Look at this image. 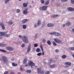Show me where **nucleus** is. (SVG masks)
Wrapping results in <instances>:
<instances>
[{
    "instance_id": "15",
    "label": "nucleus",
    "mask_w": 74,
    "mask_h": 74,
    "mask_svg": "<svg viewBox=\"0 0 74 74\" xmlns=\"http://www.w3.org/2000/svg\"><path fill=\"white\" fill-rule=\"evenodd\" d=\"M8 25H12V24H13V22H12V21L10 20L8 22Z\"/></svg>"
},
{
    "instance_id": "45",
    "label": "nucleus",
    "mask_w": 74,
    "mask_h": 74,
    "mask_svg": "<svg viewBox=\"0 0 74 74\" xmlns=\"http://www.w3.org/2000/svg\"><path fill=\"white\" fill-rule=\"evenodd\" d=\"M71 1L72 4H74V0H71Z\"/></svg>"
},
{
    "instance_id": "11",
    "label": "nucleus",
    "mask_w": 74,
    "mask_h": 74,
    "mask_svg": "<svg viewBox=\"0 0 74 74\" xmlns=\"http://www.w3.org/2000/svg\"><path fill=\"white\" fill-rule=\"evenodd\" d=\"M27 9H26L25 10H24L23 11V14H27Z\"/></svg>"
},
{
    "instance_id": "54",
    "label": "nucleus",
    "mask_w": 74,
    "mask_h": 74,
    "mask_svg": "<svg viewBox=\"0 0 74 74\" xmlns=\"http://www.w3.org/2000/svg\"><path fill=\"white\" fill-rule=\"evenodd\" d=\"M72 31L73 32H74V29H72Z\"/></svg>"
},
{
    "instance_id": "22",
    "label": "nucleus",
    "mask_w": 74,
    "mask_h": 74,
    "mask_svg": "<svg viewBox=\"0 0 74 74\" xmlns=\"http://www.w3.org/2000/svg\"><path fill=\"white\" fill-rule=\"evenodd\" d=\"M56 36H60V34L58 32H56Z\"/></svg>"
},
{
    "instance_id": "59",
    "label": "nucleus",
    "mask_w": 74,
    "mask_h": 74,
    "mask_svg": "<svg viewBox=\"0 0 74 74\" xmlns=\"http://www.w3.org/2000/svg\"><path fill=\"white\" fill-rule=\"evenodd\" d=\"M18 74H21V73H18Z\"/></svg>"
},
{
    "instance_id": "17",
    "label": "nucleus",
    "mask_w": 74,
    "mask_h": 74,
    "mask_svg": "<svg viewBox=\"0 0 74 74\" xmlns=\"http://www.w3.org/2000/svg\"><path fill=\"white\" fill-rule=\"evenodd\" d=\"M27 62V58L24 59L23 61V64H25Z\"/></svg>"
},
{
    "instance_id": "61",
    "label": "nucleus",
    "mask_w": 74,
    "mask_h": 74,
    "mask_svg": "<svg viewBox=\"0 0 74 74\" xmlns=\"http://www.w3.org/2000/svg\"><path fill=\"white\" fill-rule=\"evenodd\" d=\"M52 1H53V0H51Z\"/></svg>"
},
{
    "instance_id": "35",
    "label": "nucleus",
    "mask_w": 74,
    "mask_h": 74,
    "mask_svg": "<svg viewBox=\"0 0 74 74\" xmlns=\"http://www.w3.org/2000/svg\"><path fill=\"white\" fill-rule=\"evenodd\" d=\"M40 1L42 4H44V0H40Z\"/></svg>"
},
{
    "instance_id": "7",
    "label": "nucleus",
    "mask_w": 74,
    "mask_h": 74,
    "mask_svg": "<svg viewBox=\"0 0 74 74\" xmlns=\"http://www.w3.org/2000/svg\"><path fill=\"white\" fill-rule=\"evenodd\" d=\"M31 45L30 44H29L28 47V49H27V53H29V52H30V49H31Z\"/></svg>"
},
{
    "instance_id": "3",
    "label": "nucleus",
    "mask_w": 74,
    "mask_h": 74,
    "mask_svg": "<svg viewBox=\"0 0 74 74\" xmlns=\"http://www.w3.org/2000/svg\"><path fill=\"white\" fill-rule=\"evenodd\" d=\"M5 36V37H9L10 34H5V33L3 32H0V36Z\"/></svg>"
},
{
    "instance_id": "20",
    "label": "nucleus",
    "mask_w": 74,
    "mask_h": 74,
    "mask_svg": "<svg viewBox=\"0 0 74 74\" xmlns=\"http://www.w3.org/2000/svg\"><path fill=\"white\" fill-rule=\"evenodd\" d=\"M37 25L38 26H40L41 25V21L40 20H39L37 22Z\"/></svg>"
},
{
    "instance_id": "37",
    "label": "nucleus",
    "mask_w": 74,
    "mask_h": 74,
    "mask_svg": "<svg viewBox=\"0 0 74 74\" xmlns=\"http://www.w3.org/2000/svg\"><path fill=\"white\" fill-rule=\"evenodd\" d=\"M54 66H55V65L53 64L52 65H51V66H50V68H53V67H54Z\"/></svg>"
},
{
    "instance_id": "5",
    "label": "nucleus",
    "mask_w": 74,
    "mask_h": 74,
    "mask_svg": "<svg viewBox=\"0 0 74 74\" xmlns=\"http://www.w3.org/2000/svg\"><path fill=\"white\" fill-rule=\"evenodd\" d=\"M29 66H31V68H33L32 66H34L35 65V63L33 62L32 61H30L28 64Z\"/></svg>"
},
{
    "instance_id": "31",
    "label": "nucleus",
    "mask_w": 74,
    "mask_h": 74,
    "mask_svg": "<svg viewBox=\"0 0 74 74\" xmlns=\"http://www.w3.org/2000/svg\"><path fill=\"white\" fill-rule=\"evenodd\" d=\"M53 45H54V46H56V45H57V44H56L55 42H54V41H53Z\"/></svg>"
},
{
    "instance_id": "62",
    "label": "nucleus",
    "mask_w": 74,
    "mask_h": 74,
    "mask_svg": "<svg viewBox=\"0 0 74 74\" xmlns=\"http://www.w3.org/2000/svg\"><path fill=\"white\" fill-rule=\"evenodd\" d=\"M36 67H37V66Z\"/></svg>"
},
{
    "instance_id": "38",
    "label": "nucleus",
    "mask_w": 74,
    "mask_h": 74,
    "mask_svg": "<svg viewBox=\"0 0 74 74\" xmlns=\"http://www.w3.org/2000/svg\"><path fill=\"white\" fill-rule=\"evenodd\" d=\"M39 73H40V74H44V71H41Z\"/></svg>"
},
{
    "instance_id": "48",
    "label": "nucleus",
    "mask_w": 74,
    "mask_h": 74,
    "mask_svg": "<svg viewBox=\"0 0 74 74\" xmlns=\"http://www.w3.org/2000/svg\"><path fill=\"white\" fill-rule=\"evenodd\" d=\"M21 47H25V44H23L21 45Z\"/></svg>"
},
{
    "instance_id": "6",
    "label": "nucleus",
    "mask_w": 74,
    "mask_h": 74,
    "mask_svg": "<svg viewBox=\"0 0 74 74\" xmlns=\"http://www.w3.org/2000/svg\"><path fill=\"white\" fill-rule=\"evenodd\" d=\"M54 41L57 44H60L61 42V41L56 38L54 40Z\"/></svg>"
},
{
    "instance_id": "46",
    "label": "nucleus",
    "mask_w": 74,
    "mask_h": 74,
    "mask_svg": "<svg viewBox=\"0 0 74 74\" xmlns=\"http://www.w3.org/2000/svg\"><path fill=\"white\" fill-rule=\"evenodd\" d=\"M18 37L19 38H22V36L21 35H19Z\"/></svg>"
},
{
    "instance_id": "57",
    "label": "nucleus",
    "mask_w": 74,
    "mask_h": 74,
    "mask_svg": "<svg viewBox=\"0 0 74 74\" xmlns=\"http://www.w3.org/2000/svg\"><path fill=\"white\" fill-rule=\"evenodd\" d=\"M64 26H65V25L63 24V27H64Z\"/></svg>"
},
{
    "instance_id": "60",
    "label": "nucleus",
    "mask_w": 74,
    "mask_h": 74,
    "mask_svg": "<svg viewBox=\"0 0 74 74\" xmlns=\"http://www.w3.org/2000/svg\"><path fill=\"white\" fill-rule=\"evenodd\" d=\"M73 70L74 71V69H73Z\"/></svg>"
},
{
    "instance_id": "29",
    "label": "nucleus",
    "mask_w": 74,
    "mask_h": 74,
    "mask_svg": "<svg viewBox=\"0 0 74 74\" xmlns=\"http://www.w3.org/2000/svg\"><path fill=\"white\" fill-rule=\"evenodd\" d=\"M0 51L2 52H6V51L5 50L2 49H0Z\"/></svg>"
},
{
    "instance_id": "49",
    "label": "nucleus",
    "mask_w": 74,
    "mask_h": 74,
    "mask_svg": "<svg viewBox=\"0 0 74 74\" xmlns=\"http://www.w3.org/2000/svg\"><path fill=\"white\" fill-rule=\"evenodd\" d=\"M8 74V71H5L4 73V74Z\"/></svg>"
},
{
    "instance_id": "26",
    "label": "nucleus",
    "mask_w": 74,
    "mask_h": 74,
    "mask_svg": "<svg viewBox=\"0 0 74 74\" xmlns=\"http://www.w3.org/2000/svg\"><path fill=\"white\" fill-rule=\"evenodd\" d=\"M69 49L70 50H71V51H74V47H69Z\"/></svg>"
},
{
    "instance_id": "13",
    "label": "nucleus",
    "mask_w": 74,
    "mask_h": 74,
    "mask_svg": "<svg viewBox=\"0 0 74 74\" xmlns=\"http://www.w3.org/2000/svg\"><path fill=\"white\" fill-rule=\"evenodd\" d=\"M68 9L70 11H74V9L72 8H68Z\"/></svg>"
},
{
    "instance_id": "27",
    "label": "nucleus",
    "mask_w": 74,
    "mask_h": 74,
    "mask_svg": "<svg viewBox=\"0 0 74 74\" xmlns=\"http://www.w3.org/2000/svg\"><path fill=\"white\" fill-rule=\"evenodd\" d=\"M23 5L24 7H27V4L26 3H24L23 4Z\"/></svg>"
},
{
    "instance_id": "18",
    "label": "nucleus",
    "mask_w": 74,
    "mask_h": 74,
    "mask_svg": "<svg viewBox=\"0 0 74 74\" xmlns=\"http://www.w3.org/2000/svg\"><path fill=\"white\" fill-rule=\"evenodd\" d=\"M59 16V15L58 14L54 15H52L51 16V18H54V17H57Z\"/></svg>"
},
{
    "instance_id": "28",
    "label": "nucleus",
    "mask_w": 74,
    "mask_h": 74,
    "mask_svg": "<svg viewBox=\"0 0 74 74\" xmlns=\"http://www.w3.org/2000/svg\"><path fill=\"white\" fill-rule=\"evenodd\" d=\"M62 59H65V58H66V55H63L62 56Z\"/></svg>"
},
{
    "instance_id": "50",
    "label": "nucleus",
    "mask_w": 74,
    "mask_h": 74,
    "mask_svg": "<svg viewBox=\"0 0 74 74\" xmlns=\"http://www.w3.org/2000/svg\"><path fill=\"white\" fill-rule=\"evenodd\" d=\"M34 27H37V24H35L34 25Z\"/></svg>"
},
{
    "instance_id": "36",
    "label": "nucleus",
    "mask_w": 74,
    "mask_h": 74,
    "mask_svg": "<svg viewBox=\"0 0 74 74\" xmlns=\"http://www.w3.org/2000/svg\"><path fill=\"white\" fill-rule=\"evenodd\" d=\"M20 12V10L19 9H17L16 10V12L17 13H19Z\"/></svg>"
},
{
    "instance_id": "42",
    "label": "nucleus",
    "mask_w": 74,
    "mask_h": 74,
    "mask_svg": "<svg viewBox=\"0 0 74 74\" xmlns=\"http://www.w3.org/2000/svg\"><path fill=\"white\" fill-rule=\"evenodd\" d=\"M48 4H49V2L48 1H46L45 4V5H48Z\"/></svg>"
},
{
    "instance_id": "55",
    "label": "nucleus",
    "mask_w": 74,
    "mask_h": 74,
    "mask_svg": "<svg viewBox=\"0 0 74 74\" xmlns=\"http://www.w3.org/2000/svg\"><path fill=\"white\" fill-rule=\"evenodd\" d=\"M25 66L26 67H27V66H28V65L27 64H26L25 65Z\"/></svg>"
},
{
    "instance_id": "39",
    "label": "nucleus",
    "mask_w": 74,
    "mask_h": 74,
    "mask_svg": "<svg viewBox=\"0 0 74 74\" xmlns=\"http://www.w3.org/2000/svg\"><path fill=\"white\" fill-rule=\"evenodd\" d=\"M50 73V72L49 71H47L46 72L45 74H49Z\"/></svg>"
},
{
    "instance_id": "16",
    "label": "nucleus",
    "mask_w": 74,
    "mask_h": 74,
    "mask_svg": "<svg viewBox=\"0 0 74 74\" xmlns=\"http://www.w3.org/2000/svg\"><path fill=\"white\" fill-rule=\"evenodd\" d=\"M6 45L4 44H2L1 43H0V47H5Z\"/></svg>"
},
{
    "instance_id": "56",
    "label": "nucleus",
    "mask_w": 74,
    "mask_h": 74,
    "mask_svg": "<svg viewBox=\"0 0 74 74\" xmlns=\"http://www.w3.org/2000/svg\"><path fill=\"white\" fill-rule=\"evenodd\" d=\"M37 34H36V35H35V37H37Z\"/></svg>"
},
{
    "instance_id": "43",
    "label": "nucleus",
    "mask_w": 74,
    "mask_h": 74,
    "mask_svg": "<svg viewBox=\"0 0 74 74\" xmlns=\"http://www.w3.org/2000/svg\"><path fill=\"white\" fill-rule=\"evenodd\" d=\"M41 53H39L37 54L38 56H41Z\"/></svg>"
},
{
    "instance_id": "44",
    "label": "nucleus",
    "mask_w": 74,
    "mask_h": 74,
    "mask_svg": "<svg viewBox=\"0 0 74 74\" xmlns=\"http://www.w3.org/2000/svg\"><path fill=\"white\" fill-rule=\"evenodd\" d=\"M42 42H43L44 43H45V42H46V40L44 39H43Z\"/></svg>"
},
{
    "instance_id": "23",
    "label": "nucleus",
    "mask_w": 74,
    "mask_h": 74,
    "mask_svg": "<svg viewBox=\"0 0 74 74\" xmlns=\"http://www.w3.org/2000/svg\"><path fill=\"white\" fill-rule=\"evenodd\" d=\"M50 34H51V35H56V32H51V33H49Z\"/></svg>"
},
{
    "instance_id": "53",
    "label": "nucleus",
    "mask_w": 74,
    "mask_h": 74,
    "mask_svg": "<svg viewBox=\"0 0 74 74\" xmlns=\"http://www.w3.org/2000/svg\"><path fill=\"white\" fill-rule=\"evenodd\" d=\"M10 74H14V73H13L12 72H11L10 73Z\"/></svg>"
},
{
    "instance_id": "24",
    "label": "nucleus",
    "mask_w": 74,
    "mask_h": 74,
    "mask_svg": "<svg viewBox=\"0 0 74 74\" xmlns=\"http://www.w3.org/2000/svg\"><path fill=\"white\" fill-rule=\"evenodd\" d=\"M23 29H25L27 27V26L26 25H23Z\"/></svg>"
},
{
    "instance_id": "2",
    "label": "nucleus",
    "mask_w": 74,
    "mask_h": 74,
    "mask_svg": "<svg viewBox=\"0 0 74 74\" xmlns=\"http://www.w3.org/2000/svg\"><path fill=\"white\" fill-rule=\"evenodd\" d=\"M48 6L47 5H44L42 7H40L39 9L40 10H42V11H45L47 10Z\"/></svg>"
},
{
    "instance_id": "32",
    "label": "nucleus",
    "mask_w": 74,
    "mask_h": 74,
    "mask_svg": "<svg viewBox=\"0 0 74 74\" xmlns=\"http://www.w3.org/2000/svg\"><path fill=\"white\" fill-rule=\"evenodd\" d=\"M47 43L48 44V45H51V42L49 40H48L47 42Z\"/></svg>"
},
{
    "instance_id": "58",
    "label": "nucleus",
    "mask_w": 74,
    "mask_h": 74,
    "mask_svg": "<svg viewBox=\"0 0 74 74\" xmlns=\"http://www.w3.org/2000/svg\"><path fill=\"white\" fill-rule=\"evenodd\" d=\"M72 56H73V58H74V54H73V55H72Z\"/></svg>"
},
{
    "instance_id": "12",
    "label": "nucleus",
    "mask_w": 74,
    "mask_h": 74,
    "mask_svg": "<svg viewBox=\"0 0 74 74\" xmlns=\"http://www.w3.org/2000/svg\"><path fill=\"white\" fill-rule=\"evenodd\" d=\"M37 70L38 71V74H40V73L41 71V67H40V68H38L37 69Z\"/></svg>"
},
{
    "instance_id": "40",
    "label": "nucleus",
    "mask_w": 74,
    "mask_h": 74,
    "mask_svg": "<svg viewBox=\"0 0 74 74\" xmlns=\"http://www.w3.org/2000/svg\"><path fill=\"white\" fill-rule=\"evenodd\" d=\"M38 46V45L37 44H34V47H37Z\"/></svg>"
},
{
    "instance_id": "52",
    "label": "nucleus",
    "mask_w": 74,
    "mask_h": 74,
    "mask_svg": "<svg viewBox=\"0 0 74 74\" xmlns=\"http://www.w3.org/2000/svg\"><path fill=\"white\" fill-rule=\"evenodd\" d=\"M50 61L51 62H52V59H51L50 60Z\"/></svg>"
},
{
    "instance_id": "19",
    "label": "nucleus",
    "mask_w": 74,
    "mask_h": 74,
    "mask_svg": "<svg viewBox=\"0 0 74 74\" xmlns=\"http://www.w3.org/2000/svg\"><path fill=\"white\" fill-rule=\"evenodd\" d=\"M66 26H69V25H71V23H70V21H68L66 23Z\"/></svg>"
},
{
    "instance_id": "10",
    "label": "nucleus",
    "mask_w": 74,
    "mask_h": 74,
    "mask_svg": "<svg viewBox=\"0 0 74 74\" xmlns=\"http://www.w3.org/2000/svg\"><path fill=\"white\" fill-rule=\"evenodd\" d=\"M40 48L42 51V55H44V50L43 49V48L42 47V46L40 45Z\"/></svg>"
},
{
    "instance_id": "47",
    "label": "nucleus",
    "mask_w": 74,
    "mask_h": 74,
    "mask_svg": "<svg viewBox=\"0 0 74 74\" xmlns=\"http://www.w3.org/2000/svg\"><path fill=\"white\" fill-rule=\"evenodd\" d=\"M59 50L58 49H56V50H55V52H59Z\"/></svg>"
},
{
    "instance_id": "1",
    "label": "nucleus",
    "mask_w": 74,
    "mask_h": 74,
    "mask_svg": "<svg viewBox=\"0 0 74 74\" xmlns=\"http://www.w3.org/2000/svg\"><path fill=\"white\" fill-rule=\"evenodd\" d=\"M22 40L24 42L27 44L28 43V40L27 39V37H26V36H23Z\"/></svg>"
},
{
    "instance_id": "30",
    "label": "nucleus",
    "mask_w": 74,
    "mask_h": 74,
    "mask_svg": "<svg viewBox=\"0 0 74 74\" xmlns=\"http://www.w3.org/2000/svg\"><path fill=\"white\" fill-rule=\"evenodd\" d=\"M26 72L28 73H32V71L30 70H28L26 71Z\"/></svg>"
},
{
    "instance_id": "51",
    "label": "nucleus",
    "mask_w": 74,
    "mask_h": 74,
    "mask_svg": "<svg viewBox=\"0 0 74 74\" xmlns=\"http://www.w3.org/2000/svg\"><path fill=\"white\" fill-rule=\"evenodd\" d=\"M20 70L21 71H22L23 70V69L22 68V67H21Z\"/></svg>"
},
{
    "instance_id": "21",
    "label": "nucleus",
    "mask_w": 74,
    "mask_h": 74,
    "mask_svg": "<svg viewBox=\"0 0 74 74\" xmlns=\"http://www.w3.org/2000/svg\"><path fill=\"white\" fill-rule=\"evenodd\" d=\"M65 64H66V65H68V66H71V63L69 62H66L65 63Z\"/></svg>"
},
{
    "instance_id": "4",
    "label": "nucleus",
    "mask_w": 74,
    "mask_h": 74,
    "mask_svg": "<svg viewBox=\"0 0 74 74\" xmlns=\"http://www.w3.org/2000/svg\"><path fill=\"white\" fill-rule=\"evenodd\" d=\"M2 60L3 61L5 62V63H7L8 62V60L6 57L5 56H2Z\"/></svg>"
},
{
    "instance_id": "14",
    "label": "nucleus",
    "mask_w": 74,
    "mask_h": 74,
    "mask_svg": "<svg viewBox=\"0 0 74 74\" xmlns=\"http://www.w3.org/2000/svg\"><path fill=\"white\" fill-rule=\"evenodd\" d=\"M47 26L48 27H52L53 26V24L52 23H49L47 24Z\"/></svg>"
},
{
    "instance_id": "41",
    "label": "nucleus",
    "mask_w": 74,
    "mask_h": 74,
    "mask_svg": "<svg viewBox=\"0 0 74 74\" xmlns=\"http://www.w3.org/2000/svg\"><path fill=\"white\" fill-rule=\"evenodd\" d=\"M61 1L62 2H66V1H67V0H61Z\"/></svg>"
},
{
    "instance_id": "33",
    "label": "nucleus",
    "mask_w": 74,
    "mask_h": 74,
    "mask_svg": "<svg viewBox=\"0 0 74 74\" xmlns=\"http://www.w3.org/2000/svg\"><path fill=\"white\" fill-rule=\"evenodd\" d=\"M36 51L37 52H39L40 51V49L39 48H37L36 49Z\"/></svg>"
},
{
    "instance_id": "8",
    "label": "nucleus",
    "mask_w": 74,
    "mask_h": 74,
    "mask_svg": "<svg viewBox=\"0 0 74 74\" xmlns=\"http://www.w3.org/2000/svg\"><path fill=\"white\" fill-rule=\"evenodd\" d=\"M29 21V20L28 19H24L22 20L21 22L22 23H25L26 22H27V21Z\"/></svg>"
},
{
    "instance_id": "9",
    "label": "nucleus",
    "mask_w": 74,
    "mask_h": 74,
    "mask_svg": "<svg viewBox=\"0 0 74 74\" xmlns=\"http://www.w3.org/2000/svg\"><path fill=\"white\" fill-rule=\"evenodd\" d=\"M7 49L8 50H9V51H11L14 50V49H13V48L10 47H7Z\"/></svg>"
},
{
    "instance_id": "34",
    "label": "nucleus",
    "mask_w": 74,
    "mask_h": 74,
    "mask_svg": "<svg viewBox=\"0 0 74 74\" xmlns=\"http://www.w3.org/2000/svg\"><path fill=\"white\" fill-rule=\"evenodd\" d=\"M9 1H10V0H6L5 2V4H7Z\"/></svg>"
},
{
    "instance_id": "25",
    "label": "nucleus",
    "mask_w": 74,
    "mask_h": 74,
    "mask_svg": "<svg viewBox=\"0 0 74 74\" xmlns=\"http://www.w3.org/2000/svg\"><path fill=\"white\" fill-rule=\"evenodd\" d=\"M12 66H13V67H15L16 66H17V64L15 63H12Z\"/></svg>"
}]
</instances>
